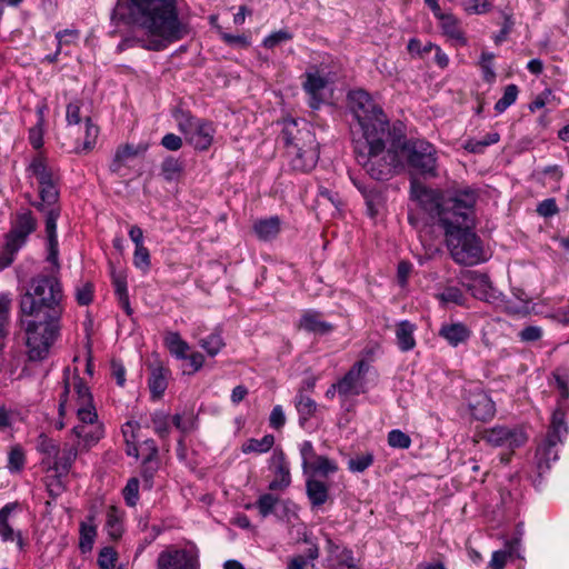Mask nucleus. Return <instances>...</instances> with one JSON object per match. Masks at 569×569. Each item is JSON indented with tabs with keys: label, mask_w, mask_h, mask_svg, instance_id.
Here are the masks:
<instances>
[{
	"label": "nucleus",
	"mask_w": 569,
	"mask_h": 569,
	"mask_svg": "<svg viewBox=\"0 0 569 569\" xmlns=\"http://www.w3.org/2000/svg\"><path fill=\"white\" fill-rule=\"evenodd\" d=\"M37 227L38 221L30 210L16 213L0 251V270L13 262L17 252L26 244L28 237L37 230Z\"/></svg>",
	"instance_id": "nucleus-7"
},
{
	"label": "nucleus",
	"mask_w": 569,
	"mask_h": 569,
	"mask_svg": "<svg viewBox=\"0 0 569 569\" xmlns=\"http://www.w3.org/2000/svg\"><path fill=\"white\" fill-rule=\"evenodd\" d=\"M164 345L170 353L176 356L178 359H187V352L190 350V346L178 332H167L164 336Z\"/></svg>",
	"instance_id": "nucleus-36"
},
{
	"label": "nucleus",
	"mask_w": 569,
	"mask_h": 569,
	"mask_svg": "<svg viewBox=\"0 0 569 569\" xmlns=\"http://www.w3.org/2000/svg\"><path fill=\"white\" fill-rule=\"evenodd\" d=\"M493 0H466L463 9L468 14H483L491 10Z\"/></svg>",
	"instance_id": "nucleus-52"
},
{
	"label": "nucleus",
	"mask_w": 569,
	"mask_h": 569,
	"mask_svg": "<svg viewBox=\"0 0 569 569\" xmlns=\"http://www.w3.org/2000/svg\"><path fill=\"white\" fill-rule=\"evenodd\" d=\"M279 502V498L271 493H263L259 497L256 502V507L259 511V515L262 518L268 517L274 511L276 506Z\"/></svg>",
	"instance_id": "nucleus-46"
},
{
	"label": "nucleus",
	"mask_w": 569,
	"mask_h": 569,
	"mask_svg": "<svg viewBox=\"0 0 569 569\" xmlns=\"http://www.w3.org/2000/svg\"><path fill=\"white\" fill-rule=\"evenodd\" d=\"M29 169L37 178L39 186L54 182L52 170L48 167L42 156L33 158Z\"/></svg>",
	"instance_id": "nucleus-37"
},
{
	"label": "nucleus",
	"mask_w": 569,
	"mask_h": 569,
	"mask_svg": "<svg viewBox=\"0 0 569 569\" xmlns=\"http://www.w3.org/2000/svg\"><path fill=\"white\" fill-rule=\"evenodd\" d=\"M129 16L149 37L141 40L147 50H164L189 33L187 21L179 16L178 0H129Z\"/></svg>",
	"instance_id": "nucleus-4"
},
{
	"label": "nucleus",
	"mask_w": 569,
	"mask_h": 569,
	"mask_svg": "<svg viewBox=\"0 0 569 569\" xmlns=\"http://www.w3.org/2000/svg\"><path fill=\"white\" fill-rule=\"evenodd\" d=\"M77 416L81 425L73 427L74 436L83 439L88 446L98 442L103 436V429L97 423L98 415L93 405L78 406Z\"/></svg>",
	"instance_id": "nucleus-12"
},
{
	"label": "nucleus",
	"mask_w": 569,
	"mask_h": 569,
	"mask_svg": "<svg viewBox=\"0 0 569 569\" xmlns=\"http://www.w3.org/2000/svg\"><path fill=\"white\" fill-rule=\"evenodd\" d=\"M517 546V540L508 541L505 549L495 551L491 556V560L488 563V569H505L508 560L516 551Z\"/></svg>",
	"instance_id": "nucleus-38"
},
{
	"label": "nucleus",
	"mask_w": 569,
	"mask_h": 569,
	"mask_svg": "<svg viewBox=\"0 0 569 569\" xmlns=\"http://www.w3.org/2000/svg\"><path fill=\"white\" fill-rule=\"evenodd\" d=\"M369 370V362L359 360L348 372L337 381L338 395L341 398L359 396L365 391V377Z\"/></svg>",
	"instance_id": "nucleus-14"
},
{
	"label": "nucleus",
	"mask_w": 569,
	"mask_h": 569,
	"mask_svg": "<svg viewBox=\"0 0 569 569\" xmlns=\"http://www.w3.org/2000/svg\"><path fill=\"white\" fill-rule=\"evenodd\" d=\"M479 438L491 447L507 448L512 452L527 442L528 435L521 427L496 426L482 430Z\"/></svg>",
	"instance_id": "nucleus-10"
},
{
	"label": "nucleus",
	"mask_w": 569,
	"mask_h": 569,
	"mask_svg": "<svg viewBox=\"0 0 569 569\" xmlns=\"http://www.w3.org/2000/svg\"><path fill=\"white\" fill-rule=\"evenodd\" d=\"M122 496L129 507H134L139 500V480L130 478L122 490Z\"/></svg>",
	"instance_id": "nucleus-51"
},
{
	"label": "nucleus",
	"mask_w": 569,
	"mask_h": 569,
	"mask_svg": "<svg viewBox=\"0 0 569 569\" xmlns=\"http://www.w3.org/2000/svg\"><path fill=\"white\" fill-rule=\"evenodd\" d=\"M439 22L442 34L455 41L457 46L465 47L468 43L466 33L461 27V21L452 13H443L435 16Z\"/></svg>",
	"instance_id": "nucleus-20"
},
{
	"label": "nucleus",
	"mask_w": 569,
	"mask_h": 569,
	"mask_svg": "<svg viewBox=\"0 0 569 569\" xmlns=\"http://www.w3.org/2000/svg\"><path fill=\"white\" fill-rule=\"evenodd\" d=\"M216 129L211 121L202 119L201 122L186 137L190 143L198 151H207L212 142Z\"/></svg>",
	"instance_id": "nucleus-21"
},
{
	"label": "nucleus",
	"mask_w": 569,
	"mask_h": 569,
	"mask_svg": "<svg viewBox=\"0 0 569 569\" xmlns=\"http://www.w3.org/2000/svg\"><path fill=\"white\" fill-rule=\"evenodd\" d=\"M79 533V548L81 552L86 553L91 551L97 537V526L94 525L93 515L88 516L87 521L80 522Z\"/></svg>",
	"instance_id": "nucleus-31"
},
{
	"label": "nucleus",
	"mask_w": 569,
	"mask_h": 569,
	"mask_svg": "<svg viewBox=\"0 0 569 569\" xmlns=\"http://www.w3.org/2000/svg\"><path fill=\"white\" fill-rule=\"evenodd\" d=\"M73 389L77 396L78 406H88L92 403L91 392L81 378H74Z\"/></svg>",
	"instance_id": "nucleus-53"
},
{
	"label": "nucleus",
	"mask_w": 569,
	"mask_h": 569,
	"mask_svg": "<svg viewBox=\"0 0 569 569\" xmlns=\"http://www.w3.org/2000/svg\"><path fill=\"white\" fill-rule=\"evenodd\" d=\"M181 170L182 163L173 157H167L161 163V174L167 181L173 180Z\"/></svg>",
	"instance_id": "nucleus-48"
},
{
	"label": "nucleus",
	"mask_w": 569,
	"mask_h": 569,
	"mask_svg": "<svg viewBox=\"0 0 569 569\" xmlns=\"http://www.w3.org/2000/svg\"><path fill=\"white\" fill-rule=\"evenodd\" d=\"M306 491L312 508L320 507L329 500V486L316 478L307 479Z\"/></svg>",
	"instance_id": "nucleus-28"
},
{
	"label": "nucleus",
	"mask_w": 569,
	"mask_h": 569,
	"mask_svg": "<svg viewBox=\"0 0 569 569\" xmlns=\"http://www.w3.org/2000/svg\"><path fill=\"white\" fill-rule=\"evenodd\" d=\"M411 189L413 197L426 210H437L452 259L465 266L481 262L485 259L483 249L480 239L472 231L476 191L471 188L456 190L440 203L433 190L418 183H412Z\"/></svg>",
	"instance_id": "nucleus-2"
},
{
	"label": "nucleus",
	"mask_w": 569,
	"mask_h": 569,
	"mask_svg": "<svg viewBox=\"0 0 569 569\" xmlns=\"http://www.w3.org/2000/svg\"><path fill=\"white\" fill-rule=\"evenodd\" d=\"M63 290L53 274L31 279L29 289L19 300V322L24 331L27 358L42 361L60 336L63 313Z\"/></svg>",
	"instance_id": "nucleus-1"
},
{
	"label": "nucleus",
	"mask_w": 569,
	"mask_h": 569,
	"mask_svg": "<svg viewBox=\"0 0 569 569\" xmlns=\"http://www.w3.org/2000/svg\"><path fill=\"white\" fill-rule=\"evenodd\" d=\"M24 462H26V457H24V452L21 449V447L16 446V447L11 448V450L9 452V457H8V468L11 471L17 472L23 468Z\"/></svg>",
	"instance_id": "nucleus-57"
},
{
	"label": "nucleus",
	"mask_w": 569,
	"mask_h": 569,
	"mask_svg": "<svg viewBox=\"0 0 569 569\" xmlns=\"http://www.w3.org/2000/svg\"><path fill=\"white\" fill-rule=\"evenodd\" d=\"M468 407L471 416L480 421L492 418L496 411L493 401L482 391L468 398Z\"/></svg>",
	"instance_id": "nucleus-24"
},
{
	"label": "nucleus",
	"mask_w": 569,
	"mask_h": 569,
	"mask_svg": "<svg viewBox=\"0 0 569 569\" xmlns=\"http://www.w3.org/2000/svg\"><path fill=\"white\" fill-rule=\"evenodd\" d=\"M286 158L292 171L307 173L319 160V142L306 122L287 120L281 131Z\"/></svg>",
	"instance_id": "nucleus-5"
},
{
	"label": "nucleus",
	"mask_w": 569,
	"mask_h": 569,
	"mask_svg": "<svg viewBox=\"0 0 569 569\" xmlns=\"http://www.w3.org/2000/svg\"><path fill=\"white\" fill-rule=\"evenodd\" d=\"M319 557V548L316 543L309 547L305 555H296L287 560V569H307L308 561H313Z\"/></svg>",
	"instance_id": "nucleus-39"
},
{
	"label": "nucleus",
	"mask_w": 569,
	"mask_h": 569,
	"mask_svg": "<svg viewBox=\"0 0 569 569\" xmlns=\"http://www.w3.org/2000/svg\"><path fill=\"white\" fill-rule=\"evenodd\" d=\"M218 33L222 41L229 46H237L241 48H247L250 46L249 38L243 34L233 36L231 33L224 32L221 27H218Z\"/></svg>",
	"instance_id": "nucleus-64"
},
{
	"label": "nucleus",
	"mask_w": 569,
	"mask_h": 569,
	"mask_svg": "<svg viewBox=\"0 0 569 569\" xmlns=\"http://www.w3.org/2000/svg\"><path fill=\"white\" fill-rule=\"evenodd\" d=\"M350 109L361 129V137L353 140L357 162L375 180H387L400 167L397 146L386 150L390 123L382 108L365 90L349 94Z\"/></svg>",
	"instance_id": "nucleus-3"
},
{
	"label": "nucleus",
	"mask_w": 569,
	"mask_h": 569,
	"mask_svg": "<svg viewBox=\"0 0 569 569\" xmlns=\"http://www.w3.org/2000/svg\"><path fill=\"white\" fill-rule=\"evenodd\" d=\"M410 169L422 176H437V150L423 139H408L399 147Z\"/></svg>",
	"instance_id": "nucleus-8"
},
{
	"label": "nucleus",
	"mask_w": 569,
	"mask_h": 569,
	"mask_svg": "<svg viewBox=\"0 0 569 569\" xmlns=\"http://www.w3.org/2000/svg\"><path fill=\"white\" fill-rule=\"evenodd\" d=\"M104 529L112 540H118L122 537L124 530L122 512L116 506L108 508Z\"/></svg>",
	"instance_id": "nucleus-33"
},
{
	"label": "nucleus",
	"mask_w": 569,
	"mask_h": 569,
	"mask_svg": "<svg viewBox=\"0 0 569 569\" xmlns=\"http://www.w3.org/2000/svg\"><path fill=\"white\" fill-rule=\"evenodd\" d=\"M437 298L443 303H455L462 306L465 303V296L462 291L457 287H448L441 293L437 295Z\"/></svg>",
	"instance_id": "nucleus-50"
},
{
	"label": "nucleus",
	"mask_w": 569,
	"mask_h": 569,
	"mask_svg": "<svg viewBox=\"0 0 569 569\" xmlns=\"http://www.w3.org/2000/svg\"><path fill=\"white\" fill-rule=\"evenodd\" d=\"M565 417L566 413L562 409L559 408L553 411L546 439L537 448L536 465L539 475H542L550 468L551 461L558 459V445L562 442L563 437L568 433Z\"/></svg>",
	"instance_id": "nucleus-9"
},
{
	"label": "nucleus",
	"mask_w": 569,
	"mask_h": 569,
	"mask_svg": "<svg viewBox=\"0 0 569 569\" xmlns=\"http://www.w3.org/2000/svg\"><path fill=\"white\" fill-rule=\"evenodd\" d=\"M117 561V553L111 547H104L98 556L100 569H113Z\"/></svg>",
	"instance_id": "nucleus-62"
},
{
	"label": "nucleus",
	"mask_w": 569,
	"mask_h": 569,
	"mask_svg": "<svg viewBox=\"0 0 569 569\" xmlns=\"http://www.w3.org/2000/svg\"><path fill=\"white\" fill-rule=\"evenodd\" d=\"M500 140V134L496 131L488 132L482 139H470L465 143V149L471 153H482L485 149Z\"/></svg>",
	"instance_id": "nucleus-42"
},
{
	"label": "nucleus",
	"mask_w": 569,
	"mask_h": 569,
	"mask_svg": "<svg viewBox=\"0 0 569 569\" xmlns=\"http://www.w3.org/2000/svg\"><path fill=\"white\" fill-rule=\"evenodd\" d=\"M300 456L302 459V470L303 473H308V467L320 455H317L315 447L311 441H303L300 445Z\"/></svg>",
	"instance_id": "nucleus-55"
},
{
	"label": "nucleus",
	"mask_w": 569,
	"mask_h": 569,
	"mask_svg": "<svg viewBox=\"0 0 569 569\" xmlns=\"http://www.w3.org/2000/svg\"><path fill=\"white\" fill-rule=\"evenodd\" d=\"M159 469V458H143L141 466V476L146 482L151 483Z\"/></svg>",
	"instance_id": "nucleus-63"
},
{
	"label": "nucleus",
	"mask_w": 569,
	"mask_h": 569,
	"mask_svg": "<svg viewBox=\"0 0 569 569\" xmlns=\"http://www.w3.org/2000/svg\"><path fill=\"white\" fill-rule=\"evenodd\" d=\"M133 264L144 273L149 271L151 267V258L150 252L144 244L134 247Z\"/></svg>",
	"instance_id": "nucleus-49"
},
{
	"label": "nucleus",
	"mask_w": 569,
	"mask_h": 569,
	"mask_svg": "<svg viewBox=\"0 0 569 569\" xmlns=\"http://www.w3.org/2000/svg\"><path fill=\"white\" fill-rule=\"evenodd\" d=\"M295 406L299 413V425L305 427L306 422L315 416L317 411V403L309 396L303 393V390H299L295 399Z\"/></svg>",
	"instance_id": "nucleus-32"
},
{
	"label": "nucleus",
	"mask_w": 569,
	"mask_h": 569,
	"mask_svg": "<svg viewBox=\"0 0 569 569\" xmlns=\"http://www.w3.org/2000/svg\"><path fill=\"white\" fill-rule=\"evenodd\" d=\"M38 449L46 456V460L50 463L56 455H58L59 447L57 443L44 435L39 437Z\"/></svg>",
	"instance_id": "nucleus-58"
},
{
	"label": "nucleus",
	"mask_w": 569,
	"mask_h": 569,
	"mask_svg": "<svg viewBox=\"0 0 569 569\" xmlns=\"http://www.w3.org/2000/svg\"><path fill=\"white\" fill-rule=\"evenodd\" d=\"M170 376V369L164 367L161 362H154L150 366L148 386L152 399H160L163 396L166 389L168 388V380Z\"/></svg>",
	"instance_id": "nucleus-23"
},
{
	"label": "nucleus",
	"mask_w": 569,
	"mask_h": 569,
	"mask_svg": "<svg viewBox=\"0 0 569 569\" xmlns=\"http://www.w3.org/2000/svg\"><path fill=\"white\" fill-rule=\"evenodd\" d=\"M297 329L317 336H326L335 330V326L323 319L322 312L308 309L302 311Z\"/></svg>",
	"instance_id": "nucleus-18"
},
{
	"label": "nucleus",
	"mask_w": 569,
	"mask_h": 569,
	"mask_svg": "<svg viewBox=\"0 0 569 569\" xmlns=\"http://www.w3.org/2000/svg\"><path fill=\"white\" fill-rule=\"evenodd\" d=\"M111 281L114 288L117 297L128 295L127 289V274L123 271H117L113 267L111 268Z\"/></svg>",
	"instance_id": "nucleus-61"
},
{
	"label": "nucleus",
	"mask_w": 569,
	"mask_h": 569,
	"mask_svg": "<svg viewBox=\"0 0 569 569\" xmlns=\"http://www.w3.org/2000/svg\"><path fill=\"white\" fill-rule=\"evenodd\" d=\"M326 552L328 569H360L353 551L336 543L329 535H326Z\"/></svg>",
	"instance_id": "nucleus-15"
},
{
	"label": "nucleus",
	"mask_w": 569,
	"mask_h": 569,
	"mask_svg": "<svg viewBox=\"0 0 569 569\" xmlns=\"http://www.w3.org/2000/svg\"><path fill=\"white\" fill-rule=\"evenodd\" d=\"M151 423L154 432L162 439L169 436V416L162 411H156L151 415Z\"/></svg>",
	"instance_id": "nucleus-44"
},
{
	"label": "nucleus",
	"mask_w": 569,
	"mask_h": 569,
	"mask_svg": "<svg viewBox=\"0 0 569 569\" xmlns=\"http://www.w3.org/2000/svg\"><path fill=\"white\" fill-rule=\"evenodd\" d=\"M93 299V284L89 281L83 282L76 289V300L80 306H88Z\"/></svg>",
	"instance_id": "nucleus-60"
},
{
	"label": "nucleus",
	"mask_w": 569,
	"mask_h": 569,
	"mask_svg": "<svg viewBox=\"0 0 569 569\" xmlns=\"http://www.w3.org/2000/svg\"><path fill=\"white\" fill-rule=\"evenodd\" d=\"M270 467L274 472V479L269 483L271 491H282L291 483V475L287 457L282 449L276 448L270 458Z\"/></svg>",
	"instance_id": "nucleus-16"
},
{
	"label": "nucleus",
	"mask_w": 569,
	"mask_h": 569,
	"mask_svg": "<svg viewBox=\"0 0 569 569\" xmlns=\"http://www.w3.org/2000/svg\"><path fill=\"white\" fill-rule=\"evenodd\" d=\"M41 202L36 207L46 214V233L48 239L47 260L59 269V249L57 237V220L60 217L58 204L59 191L54 182L39 186Z\"/></svg>",
	"instance_id": "nucleus-6"
},
{
	"label": "nucleus",
	"mask_w": 569,
	"mask_h": 569,
	"mask_svg": "<svg viewBox=\"0 0 569 569\" xmlns=\"http://www.w3.org/2000/svg\"><path fill=\"white\" fill-rule=\"evenodd\" d=\"M77 456V447L74 445L64 443L63 447L59 448L58 455L51 460V469L56 471L58 477L67 476Z\"/></svg>",
	"instance_id": "nucleus-25"
},
{
	"label": "nucleus",
	"mask_w": 569,
	"mask_h": 569,
	"mask_svg": "<svg viewBox=\"0 0 569 569\" xmlns=\"http://www.w3.org/2000/svg\"><path fill=\"white\" fill-rule=\"evenodd\" d=\"M199 345L210 357L218 355L224 347V341L220 330H214L208 337L201 339Z\"/></svg>",
	"instance_id": "nucleus-43"
},
{
	"label": "nucleus",
	"mask_w": 569,
	"mask_h": 569,
	"mask_svg": "<svg viewBox=\"0 0 569 569\" xmlns=\"http://www.w3.org/2000/svg\"><path fill=\"white\" fill-rule=\"evenodd\" d=\"M83 102L81 100H73L67 106L66 119L69 127L80 126L84 120V139L81 151H90L93 149L98 136L99 127L94 124L89 116H83L81 112Z\"/></svg>",
	"instance_id": "nucleus-13"
},
{
	"label": "nucleus",
	"mask_w": 569,
	"mask_h": 569,
	"mask_svg": "<svg viewBox=\"0 0 569 569\" xmlns=\"http://www.w3.org/2000/svg\"><path fill=\"white\" fill-rule=\"evenodd\" d=\"M495 60V54L491 52H482L479 61V66L483 73V80L486 82H493L496 79V72L492 69V62Z\"/></svg>",
	"instance_id": "nucleus-54"
},
{
	"label": "nucleus",
	"mask_w": 569,
	"mask_h": 569,
	"mask_svg": "<svg viewBox=\"0 0 569 569\" xmlns=\"http://www.w3.org/2000/svg\"><path fill=\"white\" fill-rule=\"evenodd\" d=\"M415 331L416 326L408 320L400 321L396 326L397 346L401 351L407 352L416 347Z\"/></svg>",
	"instance_id": "nucleus-29"
},
{
	"label": "nucleus",
	"mask_w": 569,
	"mask_h": 569,
	"mask_svg": "<svg viewBox=\"0 0 569 569\" xmlns=\"http://www.w3.org/2000/svg\"><path fill=\"white\" fill-rule=\"evenodd\" d=\"M373 463V456L371 453H363L351 458L348 462V467L353 472H363Z\"/></svg>",
	"instance_id": "nucleus-59"
},
{
	"label": "nucleus",
	"mask_w": 569,
	"mask_h": 569,
	"mask_svg": "<svg viewBox=\"0 0 569 569\" xmlns=\"http://www.w3.org/2000/svg\"><path fill=\"white\" fill-rule=\"evenodd\" d=\"M148 150L147 143H139L137 146L131 143L120 144L113 156L110 163V170L113 173H119L120 170L132 159L138 156L144 154Z\"/></svg>",
	"instance_id": "nucleus-22"
},
{
	"label": "nucleus",
	"mask_w": 569,
	"mask_h": 569,
	"mask_svg": "<svg viewBox=\"0 0 569 569\" xmlns=\"http://www.w3.org/2000/svg\"><path fill=\"white\" fill-rule=\"evenodd\" d=\"M361 192L363 194L369 216L371 218H375L379 213L380 209L383 207L386 201L382 191L375 187L363 188Z\"/></svg>",
	"instance_id": "nucleus-35"
},
{
	"label": "nucleus",
	"mask_w": 569,
	"mask_h": 569,
	"mask_svg": "<svg viewBox=\"0 0 569 569\" xmlns=\"http://www.w3.org/2000/svg\"><path fill=\"white\" fill-rule=\"evenodd\" d=\"M17 507V502H10L0 509V537L4 542L16 541L18 547L22 549L23 539L21 532L13 530V528L9 525V517Z\"/></svg>",
	"instance_id": "nucleus-26"
},
{
	"label": "nucleus",
	"mask_w": 569,
	"mask_h": 569,
	"mask_svg": "<svg viewBox=\"0 0 569 569\" xmlns=\"http://www.w3.org/2000/svg\"><path fill=\"white\" fill-rule=\"evenodd\" d=\"M461 284L479 300H489L493 297L491 281L486 273L466 271L461 274Z\"/></svg>",
	"instance_id": "nucleus-17"
},
{
	"label": "nucleus",
	"mask_w": 569,
	"mask_h": 569,
	"mask_svg": "<svg viewBox=\"0 0 569 569\" xmlns=\"http://www.w3.org/2000/svg\"><path fill=\"white\" fill-rule=\"evenodd\" d=\"M518 87L516 84H508L505 88L503 96L496 102L495 110L499 113L507 110L511 104H513L518 97Z\"/></svg>",
	"instance_id": "nucleus-45"
},
{
	"label": "nucleus",
	"mask_w": 569,
	"mask_h": 569,
	"mask_svg": "<svg viewBox=\"0 0 569 569\" xmlns=\"http://www.w3.org/2000/svg\"><path fill=\"white\" fill-rule=\"evenodd\" d=\"M274 445V437L272 435H266L261 439L251 438L242 445L243 453H264L268 452Z\"/></svg>",
	"instance_id": "nucleus-40"
},
{
	"label": "nucleus",
	"mask_w": 569,
	"mask_h": 569,
	"mask_svg": "<svg viewBox=\"0 0 569 569\" xmlns=\"http://www.w3.org/2000/svg\"><path fill=\"white\" fill-rule=\"evenodd\" d=\"M281 229V221L278 217H270L254 222L253 231L262 241L274 239Z\"/></svg>",
	"instance_id": "nucleus-30"
},
{
	"label": "nucleus",
	"mask_w": 569,
	"mask_h": 569,
	"mask_svg": "<svg viewBox=\"0 0 569 569\" xmlns=\"http://www.w3.org/2000/svg\"><path fill=\"white\" fill-rule=\"evenodd\" d=\"M388 445L392 448L408 449L411 445V439L407 433L395 429L388 433Z\"/></svg>",
	"instance_id": "nucleus-56"
},
{
	"label": "nucleus",
	"mask_w": 569,
	"mask_h": 569,
	"mask_svg": "<svg viewBox=\"0 0 569 569\" xmlns=\"http://www.w3.org/2000/svg\"><path fill=\"white\" fill-rule=\"evenodd\" d=\"M178 129L184 134V138L201 122L202 119L196 118L188 110L177 109L173 112Z\"/></svg>",
	"instance_id": "nucleus-41"
},
{
	"label": "nucleus",
	"mask_w": 569,
	"mask_h": 569,
	"mask_svg": "<svg viewBox=\"0 0 569 569\" xmlns=\"http://www.w3.org/2000/svg\"><path fill=\"white\" fill-rule=\"evenodd\" d=\"M439 336L450 346L457 347L468 341L471 330L462 322L443 323L439 329Z\"/></svg>",
	"instance_id": "nucleus-27"
},
{
	"label": "nucleus",
	"mask_w": 569,
	"mask_h": 569,
	"mask_svg": "<svg viewBox=\"0 0 569 569\" xmlns=\"http://www.w3.org/2000/svg\"><path fill=\"white\" fill-rule=\"evenodd\" d=\"M338 469V465L335 460L326 456H319L309 465L307 475L310 476L309 478H315L316 476L328 477L329 475L336 473Z\"/></svg>",
	"instance_id": "nucleus-34"
},
{
	"label": "nucleus",
	"mask_w": 569,
	"mask_h": 569,
	"mask_svg": "<svg viewBox=\"0 0 569 569\" xmlns=\"http://www.w3.org/2000/svg\"><path fill=\"white\" fill-rule=\"evenodd\" d=\"M560 103V100L552 93L550 89H545L539 93L535 100L529 104V110L535 112L547 104H553L555 107Z\"/></svg>",
	"instance_id": "nucleus-47"
},
{
	"label": "nucleus",
	"mask_w": 569,
	"mask_h": 569,
	"mask_svg": "<svg viewBox=\"0 0 569 569\" xmlns=\"http://www.w3.org/2000/svg\"><path fill=\"white\" fill-rule=\"evenodd\" d=\"M305 78L302 87L310 97L309 106L312 109H319L323 102L322 91L327 87L328 80L320 76L317 69L307 71Z\"/></svg>",
	"instance_id": "nucleus-19"
},
{
	"label": "nucleus",
	"mask_w": 569,
	"mask_h": 569,
	"mask_svg": "<svg viewBox=\"0 0 569 569\" xmlns=\"http://www.w3.org/2000/svg\"><path fill=\"white\" fill-rule=\"evenodd\" d=\"M157 569H200L198 552L193 549L168 546L158 556Z\"/></svg>",
	"instance_id": "nucleus-11"
}]
</instances>
